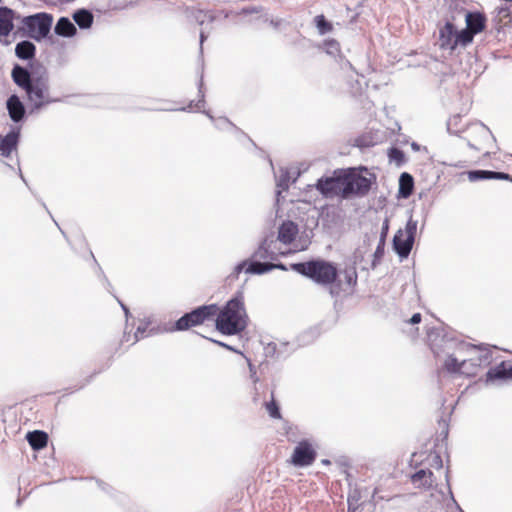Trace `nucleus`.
I'll return each mask as SVG.
<instances>
[{
	"mask_svg": "<svg viewBox=\"0 0 512 512\" xmlns=\"http://www.w3.org/2000/svg\"><path fill=\"white\" fill-rule=\"evenodd\" d=\"M487 379H512V364L502 362L495 368L490 369L487 373Z\"/></svg>",
	"mask_w": 512,
	"mask_h": 512,
	"instance_id": "6ab92c4d",
	"label": "nucleus"
},
{
	"mask_svg": "<svg viewBox=\"0 0 512 512\" xmlns=\"http://www.w3.org/2000/svg\"><path fill=\"white\" fill-rule=\"evenodd\" d=\"M207 116L211 119H213L212 115H210L208 112H206Z\"/></svg>",
	"mask_w": 512,
	"mask_h": 512,
	"instance_id": "603ef678",
	"label": "nucleus"
},
{
	"mask_svg": "<svg viewBox=\"0 0 512 512\" xmlns=\"http://www.w3.org/2000/svg\"><path fill=\"white\" fill-rule=\"evenodd\" d=\"M491 356L488 352L476 357L462 359L461 362L454 355H449L444 362V368L450 373H460L466 376H475L482 364H489Z\"/></svg>",
	"mask_w": 512,
	"mask_h": 512,
	"instance_id": "20e7f679",
	"label": "nucleus"
},
{
	"mask_svg": "<svg viewBox=\"0 0 512 512\" xmlns=\"http://www.w3.org/2000/svg\"><path fill=\"white\" fill-rule=\"evenodd\" d=\"M316 187L326 197L340 195L344 198V170L335 171L333 177L319 179Z\"/></svg>",
	"mask_w": 512,
	"mask_h": 512,
	"instance_id": "1a4fd4ad",
	"label": "nucleus"
},
{
	"mask_svg": "<svg viewBox=\"0 0 512 512\" xmlns=\"http://www.w3.org/2000/svg\"><path fill=\"white\" fill-rule=\"evenodd\" d=\"M315 22L321 34H325L332 29L331 24L326 21L323 15L316 16Z\"/></svg>",
	"mask_w": 512,
	"mask_h": 512,
	"instance_id": "72a5a7b5",
	"label": "nucleus"
},
{
	"mask_svg": "<svg viewBox=\"0 0 512 512\" xmlns=\"http://www.w3.org/2000/svg\"><path fill=\"white\" fill-rule=\"evenodd\" d=\"M460 121H461L460 116H454L449 119V121L447 123V130L449 131V133L458 134L460 132V130L456 128V126H458V122H460Z\"/></svg>",
	"mask_w": 512,
	"mask_h": 512,
	"instance_id": "c9c22d12",
	"label": "nucleus"
},
{
	"mask_svg": "<svg viewBox=\"0 0 512 512\" xmlns=\"http://www.w3.org/2000/svg\"><path fill=\"white\" fill-rule=\"evenodd\" d=\"M206 38H207V36L205 35V33L203 31H201V33H200V50L201 51H202L203 42L205 41Z\"/></svg>",
	"mask_w": 512,
	"mask_h": 512,
	"instance_id": "79ce46f5",
	"label": "nucleus"
},
{
	"mask_svg": "<svg viewBox=\"0 0 512 512\" xmlns=\"http://www.w3.org/2000/svg\"><path fill=\"white\" fill-rule=\"evenodd\" d=\"M316 453L312 446L306 442H300L294 449L292 463L296 466H308L315 460Z\"/></svg>",
	"mask_w": 512,
	"mask_h": 512,
	"instance_id": "9b49d317",
	"label": "nucleus"
},
{
	"mask_svg": "<svg viewBox=\"0 0 512 512\" xmlns=\"http://www.w3.org/2000/svg\"><path fill=\"white\" fill-rule=\"evenodd\" d=\"M468 179L472 182L478 180H488V179H510V175L503 172H494V171H486V170H475L468 172Z\"/></svg>",
	"mask_w": 512,
	"mask_h": 512,
	"instance_id": "f3484780",
	"label": "nucleus"
},
{
	"mask_svg": "<svg viewBox=\"0 0 512 512\" xmlns=\"http://www.w3.org/2000/svg\"><path fill=\"white\" fill-rule=\"evenodd\" d=\"M19 139V129L12 130L6 136L0 135V153L2 156L8 157L11 152L16 149Z\"/></svg>",
	"mask_w": 512,
	"mask_h": 512,
	"instance_id": "4468645a",
	"label": "nucleus"
},
{
	"mask_svg": "<svg viewBox=\"0 0 512 512\" xmlns=\"http://www.w3.org/2000/svg\"><path fill=\"white\" fill-rule=\"evenodd\" d=\"M143 333H144V329L142 330L140 327H138V329H137V331L135 333V337L138 339V337H139L138 335L139 334H143Z\"/></svg>",
	"mask_w": 512,
	"mask_h": 512,
	"instance_id": "49530a36",
	"label": "nucleus"
},
{
	"mask_svg": "<svg viewBox=\"0 0 512 512\" xmlns=\"http://www.w3.org/2000/svg\"><path fill=\"white\" fill-rule=\"evenodd\" d=\"M467 29L474 34L480 33L485 28V17L481 13H467L466 15Z\"/></svg>",
	"mask_w": 512,
	"mask_h": 512,
	"instance_id": "aec40b11",
	"label": "nucleus"
},
{
	"mask_svg": "<svg viewBox=\"0 0 512 512\" xmlns=\"http://www.w3.org/2000/svg\"><path fill=\"white\" fill-rule=\"evenodd\" d=\"M299 232L298 225L293 221H285L278 230V240L283 244H290L294 241Z\"/></svg>",
	"mask_w": 512,
	"mask_h": 512,
	"instance_id": "ddd939ff",
	"label": "nucleus"
},
{
	"mask_svg": "<svg viewBox=\"0 0 512 512\" xmlns=\"http://www.w3.org/2000/svg\"><path fill=\"white\" fill-rule=\"evenodd\" d=\"M265 406H266V410H267V412H268V414L270 415L271 418H274V419H280L281 418V414H280V411H279L278 404L276 403V401L274 400L273 397H272L270 402H267L265 404Z\"/></svg>",
	"mask_w": 512,
	"mask_h": 512,
	"instance_id": "473e14b6",
	"label": "nucleus"
},
{
	"mask_svg": "<svg viewBox=\"0 0 512 512\" xmlns=\"http://www.w3.org/2000/svg\"><path fill=\"white\" fill-rule=\"evenodd\" d=\"M273 269H274L273 264L261 263L258 261H254V262L249 263V265L246 268V272L252 273V274H263V273L269 272Z\"/></svg>",
	"mask_w": 512,
	"mask_h": 512,
	"instance_id": "cd10ccee",
	"label": "nucleus"
},
{
	"mask_svg": "<svg viewBox=\"0 0 512 512\" xmlns=\"http://www.w3.org/2000/svg\"><path fill=\"white\" fill-rule=\"evenodd\" d=\"M73 19L77 23V25L82 29L89 28L93 23V15L90 11L86 9L77 10L73 14Z\"/></svg>",
	"mask_w": 512,
	"mask_h": 512,
	"instance_id": "bb28decb",
	"label": "nucleus"
},
{
	"mask_svg": "<svg viewBox=\"0 0 512 512\" xmlns=\"http://www.w3.org/2000/svg\"><path fill=\"white\" fill-rule=\"evenodd\" d=\"M490 137V130L482 123H474L467 129L468 145L476 150H482V141Z\"/></svg>",
	"mask_w": 512,
	"mask_h": 512,
	"instance_id": "9d476101",
	"label": "nucleus"
},
{
	"mask_svg": "<svg viewBox=\"0 0 512 512\" xmlns=\"http://www.w3.org/2000/svg\"><path fill=\"white\" fill-rule=\"evenodd\" d=\"M421 321V314L415 313L409 320V323L411 324H417Z\"/></svg>",
	"mask_w": 512,
	"mask_h": 512,
	"instance_id": "58836bf2",
	"label": "nucleus"
},
{
	"mask_svg": "<svg viewBox=\"0 0 512 512\" xmlns=\"http://www.w3.org/2000/svg\"><path fill=\"white\" fill-rule=\"evenodd\" d=\"M20 503H21V500H20V499H18V500H17V505H20Z\"/></svg>",
	"mask_w": 512,
	"mask_h": 512,
	"instance_id": "5fc2aeb1",
	"label": "nucleus"
},
{
	"mask_svg": "<svg viewBox=\"0 0 512 512\" xmlns=\"http://www.w3.org/2000/svg\"><path fill=\"white\" fill-rule=\"evenodd\" d=\"M383 254V247L381 245H378L376 251H375V256L378 257V256H381Z\"/></svg>",
	"mask_w": 512,
	"mask_h": 512,
	"instance_id": "37998d69",
	"label": "nucleus"
},
{
	"mask_svg": "<svg viewBox=\"0 0 512 512\" xmlns=\"http://www.w3.org/2000/svg\"><path fill=\"white\" fill-rule=\"evenodd\" d=\"M14 19L15 13L12 9L0 7V41H2V37H7L13 30Z\"/></svg>",
	"mask_w": 512,
	"mask_h": 512,
	"instance_id": "f8f14e48",
	"label": "nucleus"
},
{
	"mask_svg": "<svg viewBox=\"0 0 512 512\" xmlns=\"http://www.w3.org/2000/svg\"><path fill=\"white\" fill-rule=\"evenodd\" d=\"M195 19L198 24L203 25L205 22H212L214 20L213 15L210 12L198 11L195 14Z\"/></svg>",
	"mask_w": 512,
	"mask_h": 512,
	"instance_id": "f704fd0d",
	"label": "nucleus"
},
{
	"mask_svg": "<svg viewBox=\"0 0 512 512\" xmlns=\"http://www.w3.org/2000/svg\"><path fill=\"white\" fill-rule=\"evenodd\" d=\"M456 36V30L454 25L450 22H447L443 28L440 29V40L442 47H449L451 49L455 48L453 45V41Z\"/></svg>",
	"mask_w": 512,
	"mask_h": 512,
	"instance_id": "4be33fe9",
	"label": "nucleus"
},
{
	"mask_svg": "<svg viewBox=\"0 0 512 512\" xmlns=\"http://www.w3.org/2000/svg\"><path fill=\"white\" fill-rule=\"evenodd\" d=\"M25 91L33 110H39L46 105L58 101V99L50 95L49 78L46 74L36 77Z\"/></svg>",
	"mask_w": 512,
	"mask_h": 512,
	"instance_id": "423d86ee",
	"label": "nucleus"
},
{
	"mask_svg": "<svg viewBox=\"0 0 512 512\" xmlns=\"http://www.w3.org/2000/svg\"><path fill=\"white\" fill-rule=\"evenodd\" d=\"M434 462H435V464H436V466H437L438 468H441V467H442V459H441V457H440L439 455H437V454H436V455L434 456Z\"/></svg>",
	"mask_w": 512,
	"mask_h": 512,
	"instance_id": "a19ab883",
	"label": "nucleus"
},
{
	"mask_svg": "<svg viewBox=\"0 0 512 512\" xmlns=\"http://www.w3.org/2000/svg\"><path fill=\"white\" fill-rule=\"evenodd\" d=\"M202 86H203V82L201 80L200 84H199V93L201 94L202 99L199 101V103H202L204 101L203 100L204 95H203V92H202Z\"/></svg>",
	"mask_w": 512,
	"mask_h": 512,
	"instance_id": "a18cd8bd",
	"label": "nucleus"
},
{
	"mask_svg": "<svg viewBox=\"0 0 512 512\" xmlns=\"http://www.w3.org/2000/svg\"><path fill=\"white\" fill-rule=\"evenodd\" d=\"M411 480L417 487L430 488L434 482L433 473L430 470L421 469L412 475Z\"/></svg>",
	"mask_w": 512,
	"mask_h": 512,
	"instance_id": "412c9836",
	"label": "nucleus"
},
{
	"mask_svg": "<svg viewBox=\"0 0 512 512\" xmlns=\"http://www.w3.org/2000/svg\"><path fill=\"white\" fill-rule=\"evenodd\" d=\"M57 35L62 37H72L76 34L77 29L71 20L67 17H61L54 28Z\"/></svg>",
	"mask_w": 512,
	"mask_h": 512,
	"instance_id": "a211bd4d",
	"label": "nucleus"
},
{
	"mask_svg": "<svg viewBox=\"0 0 512 512\" xmlns=\"http://www.w3.org/2000/svg\"><path fill=\"white\" fill-rule=\"evenodd\" d=\"M223 122L227 123V124H230L227 119H223Z\"/></svg>",
	"mask_w": 512,
	"mask_h": 512,
	"instance_id": "864d4df0",
	"label": "nucleus"
},
{
	"mask_svg": "<svg viewBox=\"0 0 512 512\" xmlns=\"http://www.w3.org/2000/svg\"><path fill=\"white\" fill-rule=\"evenodd\" d=\"M474 35L475 34L467 28L460 32H456V36L453 41V45H455V47L458 44H462L465 46L472 42Z\"/></svg>",
	"mask_w": 512,
	"mask_h": 512,
	"instance_id": "c85d7f7f",
	"label": "nucleus"
},
{
	"mask_svg": "<svg viewBox=\"0 0 512 512\" xmlns=\"http://www.w3.org/2000/svg\"><path fill=\"white\" fill-rule=\"evenodd\" d=\"M432 350H433L434 354L437 356V355H438V352L435 350V348H434V347L432 348Z\"/></svg>",
	"mask_w": 512,
	"mask_h": 512,
	"instance_id": "3c124183",
	"label": "nucleus"
},
{
	"mask_svg": "<svg viewBox=\"0 0 512 512\" xmlns=\"http://www.w3.org/2000/svg\"><path fill=\"white\" fill-rule=\"evenodd\" d=\"M417 221L410 218L404 229H399L393 238V248L400 258H407L412 250Z\"/></svg>",
	"mask_w": 512,
	"mask_h": 512,
	"instance_id": "0eeeda50",
	"label": "nucleus"
},
{
	"mask_svg": "<svg viewBox=\"0 0 512 512\" xmlns=\"http://www.w3.org/2000/svg\"><path fill=\"white\" fill-rule=\"evenodd\" d=\"M443 342L446 350H450L453 346H455V349L458 353H476L478 350H481V348L463 341L454 343L452 340H443Z\"/></svg>",
	"mask_w": 512,
	"mask_h": 512,
	"instance_id": "a878e982",
	"label": "nucleus"
},
{
	"mask_svg": "<svg viewBox=\"0 0 512 512\" xmlns=\"http://www.w3.org/2000/svg\"><path fill=\"white\" fill-rule=\"evenodd\" d=\"M248 265H249V264H247V262H246V261H243V262L239 263V264L235 267V272H236V274L241 273L243 270H245V271H246V268H247V266H248Z\"/></svg>",
	"mask_w": 512,
	"mask_h": 512,
	"instance_id": "4c0bfd02",
	"label": "nucleus"
},
{
	"mask_svg": "<svg viewBox=\"0 0 512 512\" xmlns=\"http://www.w3.org/2000/svg\"><path fill=\"white\" fill-rule=\"evenodd\" d=\"M289 172L287 169H280V175L277 179V187L282 190H287L289 187Z\"/></svg>",
	"mask_w": 512,
	"mask_h": 512,
	"instance_id": "2f4dec72",
	"label": "nucleus"
},
{
	"mask_svg": "<svg viewBox=\"0 0 512 512\" xmlns=\"http://www.w3.org/2000/svg\"><path fill=\"white\" fill-rule=\"evenodd\" d=\"M2 2V0H0V3Z\"/></svg>",
	"mask_w": 512,
	"mask_h": 512,
	"instance_id": "6e6d98bb",
	"label": "nucleus"
},
{
	"mask_svg": "<svg viewBox=\"0 0 512 512\" xmlns=\"http://www.w3.org/2000/svg\"><path fill=\"white\" fill-rule=\"evenodd\" d=\"M413 187V177L406 172L402 173L399 179V195L403 198H408L412 194Z\"/></svg>",
	"mask_w": 512,
	"mask_h": 512,
	"instance_id": "b1692460",
	"label": "nucleus"
},
{
	"mask_svg": "<svg viewBox=\"0 0 512 512\" xmlns=\"http://www.w3.org/2000/svg\"><path fill=\"white\" fill-rule=\"evenodd\" d=\"M254 257L258 259H273L274 254L269 252L267 248V241H264L261 246L255 251Z\"/></svg>",
	"mask_w": 512,
	"mask_h": 512,
	"instance_id": "7c9ffc66",
	"label": "nucleus"
},
{
	"mask_svg": "<svg viewBox=\"0 0 512 512\" xmlns=\"http://www.w3.org/2000/svg\"><path fill=\"white\" fill-rule=\"evenodd\" d=\"M218 307L215 304L204 305L186 313L175 323L174 330L183 331L193 326L200 325L217 314Z\"/></svg>",
	"mask_w": 512,
	"mask_h": 512,
	"instance_id": "6e6552de",
	"label": "nucleus"
},
{
	"mask_svg": "<svg viewBox=\"0 0 512 512\" xmlns=\"http://www.w3.org/2000/svg\"><path fill=\"white\" fill-rule=\"evenodd\" d=\"M216 328L225 335H235L247 326V314L242 298L235 297L217 312Z\"/></svg>",
	"mask_w": 512,
	"mask_h": 512,
	"instance_id": "f257e3e1",
	"label": "nucleus"
},
{
	"mask_svg": "<svg viewBox=\"0 0 512 512\" xmlns=\"http://www.w3.org/2000/svg\"><path fill=\"white\" fill-rule=\"evenodd\" d=\"M275 350V345H271L269 344L268 347L266 348V354H270L272 351L274 352Z\"/></svg>",
	"mask_w": 512,
	"mask_h": 512,
	"instance_id": "c03bdc74",
	"label": "nucleus"
},
{
	"mask_svg": "<svg viewBox=\"0 0 512 512\" xmlns=\"http://www.w3.org/2000/svg\"><path fill=\"white\" fill-rule=\"evenodd\" d=\"M375 181V174L365 167L344 170V198L352 195L360 197L367 195Z\"/></svg>",
	"mask_w": 512,
	"mask_h": 512,
	"instance_id": "7ed1b4c3",
	"label": "nucleus"
},
{
	"mask_svg": "<svg viewBox=\"0 0 512 512\" xmlns=\"http://www.w3.org/2000/svg\"><path fill=\"white\" fill-rule=\"evenodd\" d=\"M119 303H120L122 309L124 310L125 314L128 315V312H129L128 308L121 301H119Z\"/></svg>",
	"mask_w": 512,
	"mask_h": 512,
	"instance_id": "de8ad7c7",
	"label": "nucleus"
},
{
	"mask_svg": "<svg viewBox=\"0 0 512 512\" xmlns=\"http://www.w3.org/2000/svg\"><path fill=\"white\" fill-rule=\"evenodd\" d=\"M361 494L357 489L351 490L348 496V512H357L361 506Z\"/></svg>",
	"mask_w": 512,
	"mask_h": 512,
	"instance_id": "c756f323",
	"label": "nucleus"
},
{
	"mask_svg": "<svg viewBox=\"0 0 512 512\" xmlns=\"http://www.w3.org/2000/svg\"><path fill=\"white\" fill-rule=\"evenodd\" d=\"M211 341L216 343V344H218L219 346L225 347L228 350L234 351V349L231 346H229V345H227V344H225L223 342H220V341H217V340H212V339H211Z\"/></svg>",
	"mask_w": 512,
	"mask_h": 512,
	"instance_id": "ea45409f",
	"label": "nucleus"
},
{
	"mask_svg": "<svg viewBox=\"0 0 512 512\" xmlns=\"http://www.w3.org/2000/svg\"><path fill=\"white\" fill-rule=\"evenodd\" d=\"M346 280L349 285H355L357 282V275L355 272H350L346 274Z\"/></svg>",
	"mask_w": 512,
	"mask_h": 512,
	"instance_id": "e433bc0d",
	"label": "nucleus"
},
{
	"mask_svg": "<svg viewBox=\"0 0 512 512\" xmlns=\"http://www.w3.org/2000/svg\"><path fill=\"white\" fill-rule=\"evenodd\" d=\"M392 153H393V154L402 155L401 151H399V150H397V149H393V150H392Z\"/></svg>",
	"mask_w": 512,
	"mask_h": 512,
	"instance_id": "8fccbe9b",
	"label": "nucleus"
},
{
	"mask_svg": "<svg viewBox=\"0 0 512 512\" xmlns=\"http://www.w3.org/2000/svg\"><path fill=\"white\" fill-rule=\"evenodd\" d=\"M7 109L10 118L14 122L20 121L25 113V109L20 99L16 95H12L7 100Z\"/></svg>",
	"mask_w": 512,
	"mask_h": 512,
	"instance_id": "dca6fc26",
	"label": "nucleus"
},
{
	"mask_svg": "<svg viewBox=\"0 0 512 512\" xmlns=\"http://www.w3.org/2000/svg\"><path fill=\"white\" fill-rule=\"evenodd\" d=\"M35 49V45L30 41H22L16 45L15 53L18 58L27 60L34 57Z\"/></svg>",
	"mask_w": 512,
	"mask_h": 512,
	"instance_id": "393cba45",
	"label": "nucleus"
},
{
	"mask_svg": "<svg viewBox=\"0 0 512 512\" xmlns=\"http://www.w3.org/2000/svg\"><path fill=\"white\" fill-rule=\"evenodd\" d=\"M292 269L299 274L306 276L315 283L327 286L335 282L338 271L333 263L325 260H312L308 262L295 263Z\"/></svg>",
	"mask_w": 512,
	"mask_h": 512,
	"instance_id": "f03ea898",
	"label": "nucleus"
},
{
	"mask_svg": "<svg viewBox=\"0 0 512 512\" xmlns=\"http://www.w3.org/2000/svg\"><path fill=\"white\" fill-rule=\"evenodd\" d=\"M12 78L18 86L26 90L36 77H31L27 69L16 65L12 70Z\"/></svg>",
	"mask_w": 512,
	"mask_h": 512,
	"instance_id": "2eb2a0df",
	"label": "nucleus"
},
{
	"mask_svg": "<svg viewBox=\"0 0 512 512\" xmlns=\"http://www.w3.org/2000/svg\"><path fill=\"white\" fill-rule=\"evenodd\" d=\"M22 29L32 39L41 41L50 32L53 17L51 14L40 12L21 19Z\"/></svg>",
	"mask_w": 512,
	"mask_h": 512,
	"instance_id": "39448f33",
	"label": "nucleus"
},
{
	"mask_svg": "<svg viewBox=\"0 0 512 512\" xmlns=\"http://www.w3.org/2000/svg\"><path fill=\"white\" fill-rule=\"evenodd\" d=\"M274 266V269L275 268H278V269H285V267L282 265V264H273Z\"/></svg>",
	"mask_w": 512,
	"mask_h": 512,
	"instance_id": "09e8293b",
	"label": "nucleus"
},
{
	"mask_svg": "<svg viewBox=\"0 0 512 512\" xmlns=\"http://www.w3.org/2000/svg\"><path fill=\"white\" fill-rule=\"evenodd\" d=\"M26 438H27L29 445L34 450H40V449L44 448L47 445V441H48V435L45 432L39 431V430L29 432L27 434Z\"/></svg>",
	"mask_w": 512,
	"mask_h": 512,
	"instance_id": "5701e85b",
	"label": "nucleus"
}]
</instances>
